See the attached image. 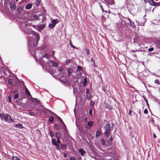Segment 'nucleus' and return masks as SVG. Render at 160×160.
<instances>
[{"label": "nucleus", "mask_w": 160, "mask_h": 160, "mask_svg": "<svg viewBox=\"0 0 160 160\" xmlns=\"http://www.w3.org/2000/svg\"><path fill=\"white\" fill-rule=\"evenodd\" d=\"M149 2L151 5L154 6L155 2L153 0H149Z\"/></svg>", "instance_id": "obj_12"}, {"label": "nucleus", "mask_w": 160, "mask_h": 160, "mask_svg": "<svg viewBox=\"0 0 160 160\" xmlns=\"http://www.w3.org/2000/svg\"><path fill=\"white\" fill-rule=\"evenodd\" d=\"M87 97L88 99H90L91 97V94L90 93H88L87 94Z\"/></svg>", "instance_id": "obj_34"}, {"label": "nucleus", "mask_w": 160, "mask_h": 160, "mask_svg": "<svg viewBox=\"0 0 160 160\" xmlns=\"http://www.w3.org/2000/svg\"><path fill=\"white\" fill-rule=\"evenodd\" d=\"M22 10V8L21 7H19L17 9V11L18 13L21 12V11Z\"/></svg>", "instance_id": "obj_20"}, {"label": "nucleus", "mask_w": 160, "mask_h": 160, "mask_svg": "<svg viewBox=\"0 0 160 160\" xmlns=\"http://www.w3.org/2000/svg\"><path fill=\"white\" fill-rule=\"evenodd\" d=\"M61 148L63 149H65L66 148V145H64V144H63V145H62V144H61Z\"/></svg>", "instance_id": "obj_30"}, {"label": "nucleus", "mask_w": 160, "mask_h": 160, "mask_svg": "<svg viewBox=\"0 0 160 160\" xmlns=\"http://www.w3.org/2000/svg\"><path fill=\"white\" fill-rule=\"evenodd\" d=\"M79 152L81 154L82 156H83L86 152L85 151V150L82 148H80L79 149Z\"/></svg>", "instance_id": "obj_9"}, {"label": "nucleus", "mask_w": 160, "mask_h": 160, "mask_svg": "<svg viewBox=\"0 0 160 160\" xmlns=\"http://www.w3.org/2000/svg\"><path fill=\"white\" fill-rule=\"evenodd\" d=\"M63 129L65 130L66 129V126L65 125H64V126L63 127Z\"/></svg>", "instance_id": "obj_56"}, {"label": "nucleus", "mask_w": 160, "mask_h": 160, "mask_svg": "<svg viewBox=\"0 0 160 160\" xmlns=\"http://www.w3.org/2000/svg\"><path fill=\"white\" fill-rule=\"evenodd\" d=\"M54 55V51H52V56H53Z\"/></svg>", "instance_id": "obj_62"}, {"label": "nucleus", "mask_w": 160, "mask_h": 160, "mask_svg": "<svg viewBox=\"0 0 160 160\" xmlns=\"http://www.w3.org/2000/svg\"><path fill=\"white\" fill-rule=\"evenodd\" d=\"M32 6V3H28L26 5L25 8L26 9H29L31 8Z\"/></svg>", "instance_id": "obj_7"}, {"label": "nucleus", "mask_w": 160, "mask_h": 160, "mask_svg": "<svg viewBox=\"0 0 160 160\" xmlns=\"http://www.w3.org/2000/svg\"><path fill=\"white\" fill-rule=\"evenodd\" d=\"M87 79L86 78H85L84 80V84H86V82H87Z\"/></svg>", "instance_id": "obj_52"}, {"label": "nucleus", "mask_w": 160, "mask_h": 160, "mask_svg": "<svg viewBox=\"0 0 160 160\" xmlns=\"http://www.w3.org/2000/svg\"><path fill=\"white\" fill-rule=\"evenodd\" d=\"M129 22H130V24L131 25V26L133 27H135V25L134 24V23L133 22H131L130 19H129Z\"/></svg>", "instance_id": "obj_24"}, {"label": "nucleus", "mask_w": 160, "mask_h": 160, "mask_svg": "<svg viewBox=\"0 0 160 160\" xmlns=\"http://www.w3.org/2000/svg\"><path fill=\"white\" fill-rule=\"evenodd\" d=\"M89 113L90 115V116H92V109L90 108L89 109Z\"/></svg>", "instance_id": "obj_32"}, {"label": "nucleus", "mask_w": 160, "mask_h": 160, "mask_svg": "<svg viewBox=\"0 0 160 160\" xmlns=\"http://www.w3.org/2000/svg\"><path fill=\"white\" fill-rule=\"evenodd\" d=\"M54 118L52 116H51L49 118V120L50 122H52L54 121Z\"/></svg>", "instance_id": "obj_21"}, {"label": "nucleus", "mask_w": 160, "mask_h": 160, "mask_svg": "<svg viewBox=\"0 0 160 160\" xmlns=\"http://www.w3.org/2000/svg\"><path fill=\"white\" fill-rule=\"evenodd\" d=\"M63 156L64 157L66 158L67 157V155L66 153H63Z\"/></svg>", "instance_id": "obj_47"}, {"label": "nucleus", "mask_w": 160, "mask_h": 160, "mask_svg": "<svg viewBox=\"0 0 160 160\" xmlns=\"http://www.w3.org/2000/svg\"><path fill=\"white\" fill-rule=\"evenodd\" d=\"M67 71L68 73V76H69L72 72L73 69L71 68H68L67 69Z\"/></svg>", "instance_id": "obj_6"}, {"label": "nucleus", "mask_w": 160, "mask_h": 160, "mask_svg": "<svg viewBox=\"0 0 160 160\" xmlns=\"http://www.w3.org/2000/svg\"><path fill=\"white\" fill-rule=\"evenodd\" d=\"M144 113L145 114H147L148 113V111L147 109H145L144 111Z\"/></svg>", "instance_id": "obj_44"}, {"label": "nucleus", "mask_w": 160, "mask_h": 160, "mask_svg": "<svg viewBox=\"0 0 160 160\" xmlns=\"http://www.w3.org/2000/svg\"><path fill=\"white\" fill-rule=\"evenodd\" d=\"M26 94L27 97H30L31 96V95L29 91L27 92H26Z\"/></svg>", "instance_id": "obj_26"}, {"label": "nucleus", "mask_w": 160, "mask_h": 160, "mask_svg": "<svg viewBox=\"0 0 160 160\" xmlns=\"http://www.w3.org/2000/svg\"><path fill=\"white\" fill-rule=\"evenodd\" d=\"M54 128L55 129L57 130H58L60 128V126L58 124H55L54 125Z\"/></svg>", "instance_id": "obj_15"}, {"label": "nucleus", "mask_w": 160, "mask_h": 160, "mask_svg": "<svg viewBox=\"0 0 160 160\" xmlns=\"http://www.w3.org/2000/svg\"><path fill=\"white\" fill-rule=\"evenodd\" d=\"M8 83L10 85H13V80L11 79H8Z\"/></svg>", "instance_id": "obj_14"}, {"label": "nucleus", "mask_w": 160, "mask_h": 160, "mask_svg": "<svg viewBox=\"0 0 160 160\" xmlns=\"http://www.w3.org/2000/svg\"><path fill=\"white\" fill-rule=\"evenodd\" d=\"M51 57V55L48 54H45L44 56L43 57L47 58H50Z\"/></svg>", "instance_id": "obj_22"}, {"label": "nucleus", "mask_w": 160, "mask_h": 160, "mask_svg": "<svg viewBox=\"0 0 160 160\" xmlns=\"http://www.w3.org/2000/svg\"><path fill=\"white\" fill-rule=\"evenodd\" d=\"M89 90L88 89H86V93H88V92H89Z\"/></svg>", "instance_id": "obj_54"}, {"label": "nucleus", "mask_w": 160, "mask_h": 160, "mask_svg": "<svg viewBox=\"0 0 160 160\" xmlns=\"http://www.w3.org/2000/svg\"><path fill=\"white\" fill-rule=\"evenodd\" d=\"M27 30H25V32L26 33L29 34H32L33 35V38H34V39L29 40L28 41V44L29 47L32 48V46L33 47H35L36 46L37 42L39 41V36L38 33L34 31H33L29 28L28 29L26 28Z\"/></svg>", "instance_id": "obj_1"}, {"label": "nucleus", "mask_w": 160, "mask_h": 160, "mask_svg": "<svg viewBox=\"0 0 160 160\" xmlns=\"http://www.w3.org/2000/svg\"><path fill=\"white\" fill-rule=\"evenodd\" d=\"M143 98H144L145 100V101H146V102L147 104L148 105V107H149V104H148V100L145 97V96H143Z\"/></svg>", "instance_id": "obj_29"}, {"label": "nucleus", "mask_w": 160, "mask_h": 160, "mask_svg": "<svg viewBox=\"0 0 160 160\" xmlns=\"http://www.w3.org/2000/svg\"><path fill=\"white\" fill-rule=\"evenodd\" d=\"M49 62L52 64L53 67H57L58 66V63L55 62L54 61L50 60L49 61Z\"/></svg>", "instance_id": "obj_5"}, {"label": "nucleus", "mask_w": 160, "mask_h": 160, "mask_svg": "<svg viewBox=\"0 0 160 160\" xmlns=\"http://www.w3.org/2000/svg\"><path fill=\"white\" fill-rule=\"evenodd\" d=\"M156 135H155V134H154L153 135V138H156Z\"/></svg>", "instance_id": "obj_60"}, {"label": "nucleus", "mask_w": 160, "mask_h": 160, "mask_svg": "<svg viewBox=\"0 0 160 160\" xmlns=\"http://www.w3.org/2000/svg\"><path fill=\"white\" fill-rule=\"evenodd\" d=\"M16 127H18L19 128H22V126L21 124H17L16 125Z\"/></svg>", "instance_id": "obj_23"}, {"label": "nucleus", "mask_w": 160, "mask_h": 160, "mask_svg": "<svg viewBox=\"0 0 160 160\" xmlns=\"http://www.w3.org/2000/svg\"><path fill=\"white\" fill-rule=\"evenodd\" d=\"M52 143L54 145H55L57 143L56 142V141L54 139H52Z\"/></svg>", "instance_id": "obj_36"}, {"label": "nucleus", "mask_w": 160, "mask_h": 160, "mask_svg": "<svg viewBox=\"0 0 160 160\" xmlns=\"http://www.w3.org/2000/svg\"><path fill=\"white\" fill-rule=\"evenodd\" d=\"M55 145L56 147V148L58 150H60V149L61 148L58 144H57Z\"/></svg>", "instance_id": "obj_38"}, {"label": "nucleus", "mask_w": 160, "mask_h": 160, "mask_svg": "<svg viewBox=\"0 0 160 160\" xmlns=\"http://www.w3.org/2000/svg\"><path fill=\"white\" fill-rule=\"evenodd\" d=\"M40 1L41 0H37L35 2V4L37 7L39 5Z\"/></svg>", "instance_id": "obj_17"}, {"label": "nucleus", "mask_w": 160, "mask_h": 160, "mask_svg": "<svg viewBox=\"0 0 160 160\" xmlns=\"http://www.w3.org/2000/svg\"><path fill=\"white\" fill-rule=\"evenodd\" d=\"M15 2H12L10 3V7L12 11L14 10L15 9L16 7Z\"/></svg>", "instance_id": "obj_4"}, {"label": "nucleus", "mask_w": 160, "mask_h": 160, "mask_svg": "<svg viewBox=\"0 0 160 160\" xmlns=\"http://www.w3.org/2000/svg\"><path fill=\"white\" fill-rule=\"evenodd\" d=\"M52 23L53 24V26H55V25L58 22V19H53L52 20H51Z\"/></svg>", "instance_id": "obj_10"}, {"label": "nucleus", "mask_w": 160, "mask_h": 160, "mask_svg": "<svg viewBox=\"0 0 160 160\" xmlns=\"http://www.w3.org/2000/svg\"><path fill=\"white\" fill-rule=\"evenodd\" d=\"M100 8H101L102 9V11L103 12H107V11H105L104 9H103V7H102V6L101 5V4H100Z\"/></svg>", "instance_id": "obj_31"}, {"label": "nucleus", "mask_w": 160, "mask_h": 160, "mask_svg": "<svg viewBox=\"0 0 160 160\" xmlns=\"http://www.w3.org/2000/svg\"><path fill=\"white\" fill-rule=\"evenodd\" d=\"M84 120L85 121H86L87 120V118H85L84 119Z\"/></svg>", "instance_id": "obj_63"}, {"label": "nucleus", "mask_w": 160, "mask_h": 160, "mask_svg": "<svg viewBox=\"0 0 160 160\" xmlns=\"http://www.w3.org/2000/svg\"><path fill=\"white\" fill-rule=\"evenodd\" d=\"M60 121L64 125H65L64 122H63L62 120Z\"/></svg>", "instance_id": "obj_57"}, {"label": "nucleus", "mask_w": 160, "mask_h": 160, "mask_svg": "<svg viewBox=\"0 0 160 160\" xmlns=\"http://www.w3.org/2000/svg\"><path fill=\"white\" fill-rule=\"evenodd\" d=\"M101 143L102 145H105V140L104 139H101Z\"/></svg>", "instance_id": "obj_25"}, {"label": "nucleus", "mask_w": 160, "mask_h": 160, "mask_svg": "<svg viewBox=\"0 0 160 160\" xmlns=\"http://www.w3.org/2000/svg\"><path fill=\"white\" fill-rule=\"evenodd\" d=\"M82 70V67L80 66H78L77 69V72L79 71L80 70Z\"/></svg>", "instance_id": "obj_27"}, {"label": "nucleus", "mask_w": 160, "mask_h": 160, "mask_svg": "<svg viewBox=\"0 0 160 160\" xmlns=\"http://www.w3.org/2000/svg\"><path fill=\"white\" fill-rule=\"evenodd\" d=\"M57 117L60 120V121L62 120L59 117H58L57 116Z\"/></svg>", "instance_id": "obj_58"}, {"label": "nucleus", "mask_w": 160, "mask_h": 160, "mask_svg": "<svg viewBox=\"0 0 160 160\" xmlns=\"http://www.w3.org/2000/svg\"><path fill=\"white\" fill-rule=\"evenodd\" d=\"M44 27V25H41L39 26V27L40 29H42Z\"/></svg>", "instance_id": "obj_45"}, {"label": "nucleus", "mask_w": 160, "mask_h": 160, "mask_svg": "<svg viewBox=\"0 0 160 160\" xmlns=\"http://www.w3.org/2000/svg\"><path fill=\"white\" fill-rule=\"evenodd\" d=\"M101 133V132L97 131L96 133V137H98L100 136Z\"/></svg>", "instance_id": "obj_16"}, {"label": "nucleus", "mask_w": 160, "mask_h": 160, "mask_svg": "<svg viewBox=\"0 0 160 160\" xmlns=\"http://www.w3.org/2000/svg\"><path fill=\"white\" fill-rule=\"evenodd\" d=\"M105 1L107 3V4L108 5H112L114 3V1L112 0H110L109 2L106 0H105Z\"/></svg>", "instance_id": "obj_13"}, {"label": "nucleus", "mask_w": 160, "mask_h": 160, "mask_svg": "<svg viewBox=\"0 0 160 160\" xmlns=\"http://www.w3.org/2000/svg\"><path fill=\"white\" fill-rule=\"evenodd\" d=\"M54 26H53V24L52 23V24H49L48 25V27L49 28H54Z\"/></svg>", "instance_id": "obj_33"}, {"label": "nucleus", "mask_w": 160, "mask_h": 160, "mask_svg": "<svg viewBox=\"0 0 160 160\" xmlns=\"http://www.w3.org/2000/svg\"><path fill=\"white\" fill-rule=\"evenodd\" d=\"M37 53V52H34V53H33L34 55H33L35 56L36 55V54Z\"/></svg>", "instance_id": "obj_61"}, {"label": "nucleus", "mask_w": 160, "mask_h": 160, "mask_svg": "<svg viewBox=\"0 0 160 160\" xmlns=\"http://www.w3.org/2000/svg\"><path fill=\"white\" fill-rule=\"evenodd\" d=\"M25 90H26V92H27L28 91V89L26 87H25Z\"/></svg>", "instance_id": "obj_59"}, {"label": "nucleus", "mask_w": 160, "mask_h": 160, "mask_svg": "<svg viewBox=\"0 0 160 160\" xmlns=\"http://www.w3.org/2000/svg\"><path fill=\"white\" fill-rule=\"evenodd\" d=\"M70 160H76V159L74 157H71L70 158Z\"/></svg>", "instance_id": "obj_51"}, {"label": "nucleus", "mask_w": 160, "mask_h": 160, "mask_svg": "<svg viewBox=\"0 0 160 160\" xmlns=\"http://www.w3.org/2000/svg\"><path fill=\"white\" fill-rule=\"evenodd\" d=\"M114 127L113 124H108L104 127V128L105 130L104 135L106 137H108L110 133V131L112 130Z\"/></svg>", "instance_id": "obj_2"}, {"label": "nucleus", "mask_w": 160, "mask_h": 160, "mask_svg": "<svg viewBox=\"0 0 160 160\" xmlns=\"http://www.w3.org/2000/svg\"><path fill=\"white\" fill-rule=\"evenodd\" d=\"M154 48H151L148 49V51L149 52H152L153 51Z\"/></svg>", "instance_id": "obj_42"}, {"label": "nucleus", "mask_w": 160, "mask_h": 160, "mask_svg": "<svg viewBox=\"0 0 160 160\" xmlns=\"http://www.w3.org/2000/svg\"><path fill=\"white\" fill-rule=\"evenodd\" d=\"M160 6V2H156L155 3V4L154 5V6Z\"/></svg>", "instance_id": "obj_41"}, {"label": "nucleus", "mask_w": 160, "mask_h": 160, "mask_svg": "<svg viewBox=\"0 0 160 160\" xmlns=\"http://www.w3.org/2000/svg\"><path fill=\"white\" fill-rule=\"evenodd\" d=\"M34 17L35 18H38V16L37 15H35V16H34Z\"/></svg>", "instance_id": "obj_64"}, {"label": "nucleus", "mask_w": 160, "mask_h": 160, "mask_svg": "<svg viewBox=\"0 0 160 160\" xmlns=\"http://www.w3.org/2000/svg\"><path fill=\"white\" fill-rule=\"evenodd\" d=\"M85 51L86 52V53L87 55H88L89 54L90 52L89 50L88 49H85Z\"/></svg>", "instance_id": "obj_35"}, {"label": "nucleus", "mask_w": 160, "mask_h": 160, "mask_svg": "<svg viewBox=\"0 0 160 160\" xmlns=\"http://www.w3.org/2000/svg\"><path fill=\"white\" fill-rule=\"evenodd\" d=\"M154 82L155 83H157V84H160V82L158 79L155 80Z\"/></svg>", "instance_id": "obj_28"}, {"label": "nucleus", "mask_w": 160, "mask_h": 160, "mask_svg": "<svg viewBox=\"0 0 160 160\" xmlns=\"http://www.w3.org/2000/svg\"><path fill=\"white\" fill-rule=\"evenodd\" d=\"M55 136L57 139L60 138L61 137V134L58 132H56L55 133Z\"/></svg>", "instance_id": "obj_11"}, {"label": "nucleus", "mask_w": 160, "mask_h": 160, "mask_svg": "<svg viewBox=\"0 0 160 160\" xmlns=\"http://www.w3.org/2000/svg\"><path fill=\"white\" fill-rule=\"evenodd\" d=\"M50 135L51 137H52L53 136V133L52 131L50 132Z\"/></svg>", "instance_id": "obj_48"}, {"label": "nucleus", "mask_w": 160, "mask_h": 160, "mask_svg": "<svg viewBox=\"0 0 160 160\" xmlns=\"http://www.w3.org/2000/svg\"><path fill=\"white\" fill-rule=\"evenodd\" d=\"M0 118L2 120L4 119L8 122H11L13 121L10 115L7 114L0 113Z\"/></svg>", "instance_id": "obj_3"}, {"label": "nucleus", "mask_w": 160, "mask_h": 160, "mask_svg": "<svg viewBox=\"0 0 160 160\" xmlns=\"http://www.w3.org/2000/svg\"><path fill=\"white\" fill-rule=\"evenodd\" d=\"M113 139L112 138V137H111L108 141L107 140V142H108L109 143L111 144Z\"/></svg>", "instance_id": "obj_19"}, {"label": "nucleus", "mask_w": 160, "mask_h": 160, "mask_svg": "<svg viewBox=\"0 0 160 160\" xmlns=\"http://www.w3.org/2000/svg\"><path fill=\"white\" fill-rule=\"evenodd\" d=\"M37 100L35 98H33L32 99V102H37Z\"/></svg>", "instance_id": "obj_43"}, {"label": "nucleus", "mask_w": 160, "mask_h": 160, "mask_svg": "<svg viewBox=\"0 0 160 160\" xmlns=\"http://www.w3.org/2000/svg\"><path fill=\"white\" fill-rule=\"evenodd\" d=\"M12 160H21L17 156H13L12 157Z\"/></svg>", "instance_id": "obj_18"}, {"label": "nucleus", "mask_w": 160, "mask_h": 160, "mask_svg": "<svg viewBox=\"0 0 160 160\" xmlns=\"http://www.w3.org/2000/svg\"><path fill=\"white\" fill-rule=\"evenodd\" d=\"M59 70L60 71H63V69L61 67L59 68Z\"/></svg>", "instance_id": "obj_53"}, {"label": "nucleus", "mask_w": 160, "mask_h": 160, "mask_svg": "<svg viewBox=\"0 0 160 160\" xmlns=\"http://www.w3.org/2000/svg\"><path fill=\"white\" fill-rule=\"evenodd\" d=\"M93 123L92 122H89L88 124L86 125V127L87 128H89L92 126Z\"/></svg>", "instance_id": "obj_8"}, {"label": "nucleus", "mask_w": 160, "mask_h": 160, "mask_svg": "<svg viewBox=\"0 0 160 160\" xmlns=\"http://www.w3.org/2000/svg\"><path fill=\"white\" fill-rule=\"evenodd\" d=\"M157 47L160 48V41H159L157 43Z\"/></svg>", "instance_id": "obj_39"}, {"label": "nucleus", "mask_w": 160, "mask_h": 160, "mask_svg": "<svg viewBox=\"0 0 160 160\" xmlns=\"http://www.w3.org/2000/svg\"><path fill=\"white\" fill-rule=\"evenodd\" d=\"M94 102L93 101H92L91 102V106H93V105H94Z\"/></svg>", "instance_id": "obj_49"}, {"label": "nucleus", "mask_w": 160, "mask_h": 160, "mask_svg": "<svg viewBox=\"0 0 160 160\" xmlns=\"http://www.w3.org/2000/svg\"><path fill=\"white\" fill-rule=\"evenodd\" d=\"M34 113L33 112H31L30 113V115L31 116H33Z\"/></svg>", "instance_id": "obj_55"}, {"label": "nucleus", "mask_w": 160, "mask_h": 160, "mask_svg": "<svg viewBox=\"0 0 160 160\" xmlns=\"http://www.w3.org/2000/svg\"><path fill=\"white\" fill-rule=\"evenodd\" d=\"M8 99H9V102H11V100H12V98H11V97H10V96H9L8 97Z\"/></svg>", "instance_id": "obj_50"}, {"label": "nucleus", "mask_w": 160, "mask_h": 160, "mask_svg": "<svg viewBox=\"0 0 160 160\" xmlns=\"http://www.w3.org/2000/svg\"><path fill=\"white\" fill-rule=\"evenodd\" d=\"M70 45L73 48H76L72 44L71 42V41H70Z\"/></svg>", "instance_id": "obj_46"}, {"label": "nucleus", "mask_w": 160, "mask_h": 160, "mask_svg": "<svg viewBox=\"0 0 160 160\" xmlns=\"http://www.w3.org/2000/svg\"><path fill=\"white\" fill-rule=\"evenodd\" d=\"M57 142L58 143L59 145H61V142L60 140V138L57 139Z\"/></svg>", "instance_id": "obj_40"}, {"label": "nucleus", "mask_w": 160, "mask_h": 160, "mask_svg": "<svg viewBox=\"0 0 160 160\" xmlns=\"http://www.w3.org/2000/svg\"><path fill=\"white\" fill-rule=\"evenodd\" d=\"M19 96V93H17L14 96V98L15 99H17V98Z\"/></svg>", "instance_id": "obj_37"}]
</instances>
